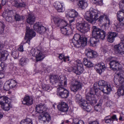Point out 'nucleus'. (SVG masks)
Returning <instances> with one entry per match:
<instances>
[{
    "label": "nucleus",
    "mask_w": 124,
    "mask_h": 124,
    "mask_svg": "<svg viewBox=\"0 0 124 124\" xmlns=\"http://www.w3.org/2000/svg\"><path fill=\"white\" fill-rule=\"evenodd\" d=\"M98 13L97 11L95 10H90L86 12L84 17L85 19L89 23L92 24H94L95 22L98 19V21L101 23L103 21V19L106 21V23L108 25L110 24V21L108 16L105 14L101 16L98 17Z\"/></svg>",
    "instance_id": "obj_1"
},
{
    "label": "nucleus",
    "mask_w": 124,
    "mask_h": 124,
    "mask_svg": "<svg viewBox=\"0 0 124 124\" xmlns=\"http://www.w3.org/2000/svg\"><path fill=\"white\" fill-rule=\"evenodd\" d=\"M92 30L93 37L90 39V45L94 46H96L97 43L99 42V39L102 40L105 39L106 33L104 31L96 26L92 27Z\"/></svg>",
    "instance_id": "obj_2"
},
{
    "label": "nucleus",
    "mask_w": 124,
    "mask_h": 124,
    "mask_svg": "<svg viewBox=\"0 0 124 124\" xmlns=\"http://www.w3.org/2000/svg\"><path fill=\"white\" fill-rule=\"evenodd\" d=\"M45 105L40 103L37 105L36 107V111L41 114L39 116V120L45 122L46 121L48 122L51 120V117L48 114L46 111V108Z\"/></svg>",
    "instance_id": "obj_3"
},
{
    "label": "nucleus",
    "mask_w": 124,
    "mask_h": 124,
    "mask_svg": "<svg viewBox=\"0 0 124 124\" xmlns=\"http://www.w3.org/2000/svg\"><path fill=\"white\" fill-rule=\"evenodd\" d=\"M60 81L61 82L58 84L57 94L62 98H66L69 96V92L64 86L67 84V79L66 77H63Z\"/></svg>",
    "instance_id": "obj_4"
},
{
    "label": "nucleus",
    "mask_w": 124,
    "mask_h": 124,
    "mask_svg": "<svg viewBox=\"0 0 124 124\" xmlns=\"http://www.w3.org/2000/svg\"><path fill=\"white\" fill-rule=\"evenodd\" d=\"M87 39L85 36L81 37L80 35L76 34L74 35L73 38L71 40V45L77 48L82 46L83 47L86 45Z\"/></svg>",
    "instance_id": "obj_5"
},
{
    "label": "nucleus",
    "mask_w": 124,
    "mask_h": 124,
    "mask_svg": "<svg viewBox=\"0 0 124 124\" xmlns=\"http://www.w3.org/2000/svg\"><path fill=\"white\" fill-rule=\"evenodd\" d=\"M119 77L117 79L114 78V82L118 86H120L118 89L117 93L119 96L123 95L124 94V85H122L124 81V72L121 71L116 74Z\"/></svg>",
    "instance_id": "obj_6"
},
{
    "label": "nucleus",
    "mask_w": 124,
    "mask_h": 124,
    "mask_svg": "<svg viewBox=\"0 0 124 124\" xmlns=\"http://www.w3.org/2000/svg\"><path fill=\"white\" fill-rule=\"evenodd\" d=\"M31 53L33 56L36 57L37 61L42 60L45 57V53L43 48L40 46L31 49Z\"/></svg>",
    "instance_id": "obj_7"
},
{
    "label": "nucleus",
    "mask_w": 124,
    "mask_h": 124,
    "mask_svg": "<svg viewBox=\"0 0 124 124\" xmlns=\"http://www.w3.org/2000/svg\"><path fill=\"white\" fill-rule=\"evenodd\" d=\"M100 92L98 91V89L95 88L94 87L93 88L91 89L90 92L86 95V99L89 103L93 104L95 102V98L94 97V95L97 96H100Z\"/></svg>",
    "instance_id": "obj_8"
},
{
    "label": "nucleus",
    "mask_w": 124,
    "mask_h": 124,
    "mask_svg": "<svg viewBox=\"0 0 124 124\" xmlns=\"http://www.w3.org/2000/svg\"><path fill=\"white\" fill-rule=\"evenodd\" d=\"M77 29L81 32L85 34L90 29V25L87 23L79 22L76 24Z\"/></svg>",
    "instance_id": "obj_9"
},
{
    "label": "nucleus",
    "mask_w": 124,
    "mask_h": 124,
    "mask_svg": "<svg viewBox=\"0 0 124 124\" xmlns=\"http://www.w3.org/2000/svg\"><path fill=\"white\" fill-rule=\"evenodd\" d=\"M82 88V84L80 82L73 79L71 81L70 88L72 91L76 92Z\"/></svg>",
    "instance_id": "obj_10"
},
{
    "label": "nucleus",
    "mask_w": 124,
    "mask_h": 124,
    "mask_svg": "<svg viewBox=\"0 0 124 124\" xmlns=\"http://www.w3.org/2000/svg\"><path fill=\"white\" fill-rule=\"evenodd\" d=\"M77 66H75L73 68H71V69H72V71L76 74L80 75L84 70L83 65L80 60H77Z\"/></svg>",
    "instance_id": "obj_11"
},
{
    "label": "nucleus",
    "mask_w": 124,
    "mask_h": 124,
    "mask_svg": "<svg viewBox=\"0 0 124 124\" xmlns=\"http://www.w3.org/2000/svg\"><path fill=\"white\" fill-rule=\"evenodd\" d=\"M26 33L25 34V39H27L26 42L29 44L30 43V40L35 36L36 33L32 30L31 29L30 27H27Z\"/></svg>",
    "instance_id": "obj_12"
},
{
    "label": "nucleus",
    "mask_w": 124,
    "mask_h": 124,
    "mask_svg": "<svg viewBox=\"0 0 124 124\" xmlns=\"http://www.w3.org/2000/svg\"><path fill=\"white\" fill-rule=\"evenodd\" d=\"M54 24L56 27H60L63 25H66L67 22L64 19L61 18L59 17H55L53 18Z\"/></svg>",
    "instance_id": "obj_13"
},
{
    "label": "nucleus",
    "mask_w": 124,
    "mask_h": 124,
    "mask_svg": "<svg viewBox=\"0 0 124 124\" xmlns=\"http://www.w3.org/2000/svg\"><path fill=\"white\" fill-rule=\"evenodd\" d=\"M121 40L122 42L115 46L114 50L116 53H119L123 55L124 54V39L123 40L121 39Z\"/></svg>",
    "instance_id": "obj_14"
},
{
    "label": "nucleus",
    "mask_w": 124,
    "mask_h": 124,
    "mask_svg": "<svg viewBox=\"0 0 124 124\" xmlns=\"http://www.w3.org/2000/svg\"><path fill=\"white\" fill-rule=\"evenodd\" d=\"M62 33L66 36H68L71 34L72 32V29L71 26L69 25H63L61 27Z\"/></svg>",
    "instance_id": "obj_15"
},
{
    "label": "nucleus",
    "mask_w": 124,
    "mask_h": 124,
    "mask_svg": "<svg viewBox=\"0 0 124 124\" xmlns=\"http://www.w3.org/2000/svg\"><path fill=\"white\" fill-rule=\"evenodd\" d=\"M110 60L109 64L110 67L111 69L113 70H116L119 68V63L116 61V58L114 57H110L109 58Z\"/></svg>",
    "instance_id": "obj_16"
},
{
    "label": "nucleus",
    "mask_w": 124,
    "mask_h": 124,
    "mask_svg": "<svg viewBox=\"0 0 124 124\" xmlns=\"http://www.w3.org/2000/svg\"><path fill=\"white\" fill-rule=\"evenodd\" d=\"M34 30L40 34L45 33L46 30L45 27L40 24L39 22L36 23L33 26Z\"/></svg>",
    "instance_id": "obj_17"
},
{
    "label": "nucleus",
    "mask_w": 124,
    "mask_h": 124,
    "mask_svg": "<svg viewBox=\"0 0 124 124\" xmlns=\"http://www.w3.org/2000/svg\"><path fill=\"white\" fill-rule=\"evenodd\" d=\"M88 102L84 100L79 102L80 106L84 109H85L87 112H89L91 110L90 106L88 105Z\"/></svg>",
    "instance_id": "obj_18"
},
{
    "label": "nucleus",
    "mask_w": 124,
    "mask_h": 124,
    "mask_svg": "<svg viewBox=\"0 0 124 124\" xmlns=\"http://www.w3.org/2000/svg\"><path fill=\"white\" fill-rule=\"evenodd\" d=\"M95 68L97 72L101 74L105 70L106 67L104 64L103 62H101L96 66Z\"/></svg>",
    "instance_id": "obj_19"
},
{
    "label": "nucleus",
    "mask_w": 124,
    "mask_h": 124,
    "mask_svg": "<svg viewBox=\"0 0 124 124\" xmlns=\"http://www.w3.org/2000/svg\"><path fill=\"white\" fill-rule=\"evenodd\" d=\"M58 108L61 112H66L68 109V107L66 103L63 102H62L58 105Z\"/></svg>",
    "instance_id": "obj_20"
},
{
    "label": "nucleus",
    "mask_w": 124,
    "mask_h": 124,
    "mask_svg": "<svg viewBox=\"0 0 124 124\" xmlns=\"http://www.w3.org/2000/svg\"><path fill=\"white\" fill-rule=\"evenodd\" d=\"M22 102L25 105H30L33 103V99L32 97L29 96H25L23 100L22 101Z\"/></svg>",
    "instance_id": "obj_21"
},
{
    "label": "nucleus",
    "mask_w": 124,
    "mask_h": 124,
    "mask_svg": "<svg viewBox=\"0 0 124 124\" xmlns=\"http://www.w3.org/2000/svg\"><path fill=\"white\" fill-rule=\"evenodd\" d=\"M63 77H62L60 78L59 79L58 76L57 75H51L50 77V82L52 83L53 84H54V83L55 84H56L58 85V84L61 82L60 80L61 78Z\"/></svg>",
    "instance_id": "obj_22"
},
{
    "label": "nucleus",
    "mask_w": 124,
    "mask_h": 124,
    "mask_svg": "<svg viewBox=\"0 0 124 124\" xmlns=\"http://www.w3.org/2000/svg\"><path fill=\"white\" fill-rule=\"evenodd\" d=\"M0 60L3 61L7 60L9 55L8 52L6 50H1L0 51Z\"/></svg>",
    "instance_id": "obj_23"
},
{
    "label": "nucleus",
    "mask_w": 124,
    "mask_h": 124,
    "mask_svg": "<svg viewBox=\"0 0 124 124\" xmlns=\"http://www.w3.org/2000/svg\"><path fill=\"white\" fill-rule=\"evenodd\" d=\"M99 89L104 93L108 94L111 90L110 85L108 84L104 86L99 88Z\"/></svg>",
    "instance_id": "obj_24"
},
{
    "label": "nucleus",
    "mask_w": 124,
    "mask_h": 124,
    "mask_svg": "<svg viewBox=\"0 0 124 124\" xmlns=\"http://www.w3.org/2000/svg\"><path fill=\"white\" fill-rule=\"evenodd\" d=\"M117 34L115 32H111L109 33L107 37L108 41L110 43H112L114 40L115 38L117 36Z\"/></svg>",
    "instance_id": "obj_25"
},
{
    "label": "nucleus",
    "mask_w": 124,
    "mask_h": 124,
    "mask_svg": "<svg viewBox=\"0 0 124 124\" xmlns=\"http://www.w3.org/2000/svg\"><path fill=\"white\" fill-rule=\"evenodd\" d=\"M54 6L56 10L59 12H62L63 7L61 4L59 2H56L54 3Z\"/></svg>",
    "instance_id": "obj_26"
},
{
    "label": "nucleus",
    "mask_w": 124,
    "mask_h": 124,
    "mask_svg": "<svg viewBox=\"0 0 124 124\" xmlns=\"http://www.w3.org/2000/svg\"><path fill=\"white\" fill-rule=\"evenodd\" d=\"M78 6L80 8L83 9L87 7L88 4L85 0H79Z\"/></svg>",
    "instance_id": "obj_27"
},
{
    "label": "nucleus",
    "mask_w": 124,
    "mask_h": 124,
    "mask_svg": "<svg viewBox=\"0 0 124 124\" xmlns=\"http://www.w3.org/2000/svg\"><path fill=\"white\" fill-rule=\"evenodd\" d=\"M35 17L32 15H28L26 21L27 23L30 24H32L35 21Z\"/></svg>",
    "instance_id": "obj_28"
},
{
    "label": "nucleus",
    "mask_w": 124,
    "mask_h": 124,
    "mask_svg": "<svg viewBox=\"0 0 124 124\" xmlns=\"http://www.w3.org/2000/svg\"><path fill=\"white\" fill-rule=\"evenodd\" d=\"M9 100V99L6 96H0V104H3L4 103H8Z\"/></svg>",
    "instance_id": "obj_29"
},
{
    "label": "nucleus",
    "mask_w": 124,
    "mask_h": 124,
    "mask_svg": "<svg viewBox=\"0 0 124 124\" xmlns=\"http://www.w3.org/2000/svg\"><path fill=\"white\" fill-rule=\"evenodd\" d=\"M117 19L119 21V23L116 26V30L117 31L120 32V31H118V29L121 28L123 26H124V18Z\"/></svg>",
    "instance_id": "obj_30"
},
{
    "label": "nucleus",
    "mask_w": 124,
    "mask_h": 124,
    "mask_svg": "<svg viewBox=\"0 0 124 124\" xmlns=\"http://www.w3.org/2000/svg\"><path fill=\"white\" fill-rule=\"evenodd\" d=\"M78 14L77 11L74 9L70 10L69 13V16L70 18H75L77 17Z\"/></svg>",
    "instance_id": "obj_31"
},
{
    "label": "nucleus",
    "mask_w": 124,
    "mask_h": 124,
    "mask_svg": "<svg viewBox=\"0 0 124 124\" xmlns=\"http://www.w3.org/2000/svg\"><path fill=\"white\" fill-rule=\"evenodd\" d=\"M83 63L86 67H91L93 66V63L90 61H88L86 58H84Z\"/></svg>",
    "instance_id": "obj_32"
},
{
    "label": "nucleus",
    "mask_w": 124,
    "mask_h": 124,
    "mask_svg": "<svg viewBox=\"0 0 124 124\" xmlns=\"http://www.w3.org/2000/svg\"><path fill=\"white\" fill-rule=\"evenodd\" d=\"M28 60L27 58L22 57L20 59L19 61V64L21 66H23L26 64Z\"/></svg>",
    "instance_id": "obj_33"
},
{
    "label": "nucleus",
    "mask_w": 124,
    "mask_h": 124,
    "mask_svg": "<svg viewBox=\"0 0 124 124\" xmlns=\"http://www.w3.org/2000/svg\"><path fill=\"white\" fill-rule=\"evenodd\" d=\"M1 107L5 111H8L10 109V108H11L12 105L10 103H8V104H4V103L3 104H1Z\"/></svg>",
    "instance_id": "obj_34"
},
{
    "label": "nucleus",
    "mask_w": 124,
    "mask_h": 124,
    "mask_svg": "<svg viewBox=\"0 0 124 124\" xmlns=\"http://www.w3.org/2000/svg\"><path fill=\"white\" fill-rule=\"evenodd\" d=\"M92 50L89 48L86 49L85 50V52L86 55L89 58H92Z\"/></svg>",
    "instance_id": "obj_35"
},
{
    "label": "nucleus",
    "mask_w": 124,
    "mask_h": 124,
    "mask_svg": "<svg viewBox=\"0 0 124 124\" xmlns=\"http://www.w3.org/2000/svg\"><path fill=\"white\" fill-rule=\"evenodd\" d=\"M107 82L103 80H101L98 82V85L99 88L108 85Z\"/></svg>",
    "instance_id": "obj_36"
},
{
    "label": "nucleus",
    "mask_w": 124,
    "mask_h": 124,
    "mask_svg": "<svg viewBox=\"0 0 124 124\" xmlns=\"http://www.w3.org/2000/svg\"><path fill=\"white\" fill-rule=\"evenodd\" d=\"M14 18L16 21L23 20L25 19L23 16H20L18 14H16L14 16Z\"/></svg>",
    "instance_id": "obj_37"
},
{
    "label": "nucleus",
    "mask_w": 124,
    "mask_h": 124,
    "mask_svg": "<svg viewBox=\"0 0 124 124\" xmlns=\"http://www.w3.org/2000/svg\"><path fill=\"white\" fill-rule=\"evenodd\" d=\"M20 124H32L31 120L27 118L22 120L20 122Z\"/></svg>",
    "instance_id": "obj_38"
},
{
    "label": "nucleus",
    "mask_w": 124,
    "mask_h": 124,
    "mask_svg": "<svg viewBox=\"0 0 124 124\" xmlns=\"http://www.w3.org/2000/svg\"><path fill=\"white\" fill-rule=\"evenodd\" d=\"M8 84H9L11 88L15 87L16 85V83L15 81L13 79L8 80Z\"/></svg>",
    "instance_id": "obj_39"
},
{
    "label": "nucleus",
    "mask_w": 124,
    "mask_h": 124,
    "mask_svg": "<svg viewBox=\"0 0 124 124\" xmlns=\"http://www.w3.org/2000/svg\"><path fill=\"white\" fill-rule=\"evenodd\" d=\"M117 16V19L124 18V11L121 10L118 12Z\"/></svg>",
    "instance_id": "obj_40"
},
{
    "label": "nucleus",
    "mask_w": 124,
    "mask_h": 124,
    "mask_svg": "<svg viewBox=\"0 0 124 124\" xmlns=\"http://www.w3.org/2000/svg\"><path fill=\"white\" fill-rule=\"evenodd\" d=\"M42 87L44 90L49 91L52 89V88L48 84H43L42 85Z\"/></svg>",
    "instance_id": "obj_41"
},
{
    "label": "nucleus",
    "mask_w": 124,
    "mask_h": 124,
    "mask_svg": "<svg viewBox=\"0 0 124 124\" xmlns=\"http://www.w3.org/2000/svg\"><path fill=\"white\" fill-rule=\"evenodd\" d=\"M12 13V11H6L5 10L3 13L2 16L3 17L6 18L7 17L10 16L11 13Z\"/></svg>",
    "instance_id": "obj_42"
},
{
    "label": "nucleus",
    "mask_w": 124,
    "mask_h": 124,
    "mask_svg": "<svg viewBox=\"0 0 124 124\" xmlns=\"http://www.w3.org/2000/svg\"><path fill=\"white\" fill-rule=\"evenodd\" d=\"M12 55L15 59H16L18 57V53L16 51H12Z\"/></svg>",
    "instance_id": "obj_43"
},
{
    "label": "nucleus",
    "mask_w": 124,
    "mask_h": 124,
    "mask_svg": "<svg viewBox=\"0 0 124 124\" xmlns=\"http://www.w3.org/2000/svg\"><path fill=\"white\" fill-rule=\"evenodd\" d=\"M3 88L4 90L6 91H8L10 88H11L9 84H8V81H7L6 83H5Z\"/></svg>",
    "instance_id": "obj_44"
},
{
    "label": "nucleus",
    "mask_w": 124,
    "mask_h": 124,
    "mask_svg": "<svg viewBox=\"0 0 124 124\" xmlns=\"http://www.w3.org/2000/svg\"><path fill=\"white\" fill-rule=\"evenodd\" d=\"M5 26L3 23L2 22H0V34H2L4 30V28Z\"/></svg>",
    "instance_id": "obj_45"
},
{
    "label": "nucleus",
    "mask_w": 124,
    "mask_h": 124,
    "mask_svg": "<svg viewBox=\"0 0 124 124\" xmlns=\"http://www.w3.org/2000/svg\"><path fill=\"white\" fill-rule=\"evenodd\" d=\"M119 8L121 10L124 11V0H122L119 3Z\"/></svg>",
    "instance_id": "obj_46"
},
{
    "label": "nucleus",
    "mask_w": 124,
    "mask_h": 124,
    "mask_svg": "<svg viewBox=\"0 0 124 124\" xmlns=\"http://www.w3.org/2000/svg\"><path fill=\"white\" fill-rule=\"evenodd\" d=\"M15 6L17 7H25L26 5L24 3H16L15 5Z\"/></svg>",
    "instance_id": "obj_47"
},
{
    "label": "nucleus",
    "mask_w": 124,
    "mask_h": 124,
    "mask_svg": "<svg viewBox=\"0 0 124 124\" xmlns=\"http://www.w3.org/2000/svg\"><path fill=\"white\" fill-rule=\"evenodd\" d=\"M75 99L77 102H79L83 100L82 99L81 96L79 94L76 95Z\"/></svg>",
    "instance_id": "obj_48"
},
{
    "label": "nucleus",
    "mask_w": 124,
    "mask_h": 124,
    "mask_svg": "<svg viewBox=\"0 0 124 124\" xmlns=\"http://www.w3.org/2000/svg\"><path fill=\"white\" fill-rule=\"evenodd\" d=\"M93 2L97 5H102V0H92Z\"/></svg>",
    "instance_id": "obj_49"
},
{
    "label": "nucleus",
    "mask_w": 124,
    "mask_h": 124,
    "mask_svg": "<svg viewBox=\"0 0 124 124\" xmlns=\"http://www.w3.org/2000/svg\"><path fill=\"white\" fill-rule=\"evenodd\" d=\"M17 50L21 52H22L24 51L23 45L22 43L19 46V47L18 48Z\"/></svg>",
    "instance_id": "obj_50"
},
{
    "label": "nucleus",
    "mask_w": 124,
    "mask_h": 124,
    "mask_svg": "<svg viewBox=\"0 0 124 124\" xmlns=\"http://www.w3.org/2000/svg\"><path fill=\"white\" fill-rule=\"evenodd\" d=\"M109 117H110V116H106L105 118L104 119L105 120V122L106 123H109L111 122V121L112 120L111 117L110 118H109L108 119H107V118Z\"/></svg>",
    "instance_id": "obj_51"
},
{
    "label": "nucleus",
    "mask_w": 124,
    "mask_h": 124,
    "mask_svg": "<svg viewBox=\"0 0 124 124\" xmlns=\"http://www.w3.org/2000/svg\"><path fill=\"white\" fill-rule=\"evenodd\" d=\"M6 19L7 21L11 23H12L13 20L12 18L10 16L7 17L6 18Z\"/></svg>",
    "instance_id": "obj_52"
},
{
    "label": "nucleus",
    "mask_w": 124,
    "mask_h": 124,
    "mask_svg": "<svg viewBox=\"0 0 124 124\" xmlns=\"http://www.w3.org/2000/svg\"><path fill=\"white\" fill-rule=\"evenodd\" d=\"M101 104H97V105H96L94 107V108L95 109L97 112L99 111H100V108L99 107V106H100V107L101 106Z\"/></svg>",
    "instance_id": "obj_53"
},
{
    "label": "nucleus",
    "mask_w": 124,
    "mask_h": 124,
    "mask_svg": "<svg viewBox=\"0 0 124 124\" xmlns=\"http://www.w3.org/2000/svg\"><path fill=\"white\" fill-rule=\"evenodd\" d=\"M92 58L93 57H95L97 56V53L95 51L92 50Z\"/></svg>",
    "instance_id": "obj_54"
},
{
    "label": "nucleus",
    "mask_w": 124,
    "mask_h": 124,
    "mask_svg": "<svg viewBox=\"0 0 124 124\" xmlns=\"http://www.w3.org/2000/svg\"><path fill=\"white\" fill-rule=\"evenodd\" d=\"M71 124H84V123L83 121L81 120H80L77 123H73Z\"/></svg>",
    "instance_id": "obj_55"
},
{
    "label": "nucleus",
    "mask_w": 124,
    "mask_h": 124,
    "mask_svg": "<svg viewBox=\"0 0 124 124\" xmlns=\"http://www.w3.org/2000/svg\"><path fill=\"white\" fill-rule=\"evenodd\" d=\"M99 123L97 121H90L89 124H99Z\"/></svg>",
    "instance_id": "obj_56"
},
{
    "label": "nucleus",
    "mask_w": 124,
    "mask_h": 124,
    "mask_svg": "<svg viewBox=\"0 0 124 124\" xmlns=\"http://www.w3.org/2000/svg\"><path fill=\"white\" fill-rule=\"evenodd\" d=\"M4 72H0V79H1L4 77Z\"/></svg>",
    "instance_id": "obj_57"
},
{
    "label": "nucleus",
    "mask_w": 124,
    "mask_h": 124,
    "mask_svg": "<svg viewBox=\"0 0 124 124\" xmlns=\"http://www.w3.org/2000/svg\"><path fill=\"white\" fill-rule=\"evenodd\" d=\"M5 67H2L1 65L0 66V72H4L3 70L5 69Z\"/></svg>",
    "instance_id": "obj_58"
},
{
    "label": "nucleus",
    "mask_w": 124,
    "mask_h": 124,
    "mask_svg": "<svg viewBox=\"0 0 124 124\" xmlns=\"http://www.w3.org/2000/svg\"><path fill=\"white\" fill-rule=\"evenodd\" d=\"M59 57L61 59H63L64 57V55L63 54H60L59 56Z\"/></svg>",
    "instance_id": "obj_59"
},
{
    "label": "nucleus",
    "mask_w": 124,
    "mask_h": 124,
    "mask_svg": "<svg viewBox=\"0 0 124 124\" xmlns=\"http://www.w3.org/2000/svg\"><path fill=\"white\" fill-rule=\"evenodd\" d=\"M69 57L68 56L64 57L63 59V60L65 62H66L67 61H69Z\"/></svg>",
    "instance_id": "obj_60"
},
{
    "label": "nucleus",
    "mask_w": 124,
    "mask_h": 124,
    "mask_svg": "<svg viewBox=\"0 0 124 124\" xmlns=\"http://www.w3.org/2000/svg\"><path fill=\"white\" fill-rule=\"evenodd\" d=\"M112 118L111 119H116V120H117V119L116 118V116L115 115H113L111 117Z\"/></svg>",
    "instance_id": "obj_61"
},
{
    "label": "nucleus",
    "mask_w": 124,
    "mask_h": 124,
    "mask_svg": "<svg viewBox=\"0 0 124 124\" xmlns=\"http://www.w3.org/2000/svg\"><path fill=\"white\" fill-rule=\"evenodd\" d=\"M73 18L72 19L70 20H69V22L70 23H72L74 22L75 20V18Z\"/></svg>",
    "instance_id": "obj_62"
},
{
    "label": "nucleus",
    "mask_w": 124,
    "mask_h": 124,
    "mask_svg": "<svg viewBox=\"0 0 124 124\" xmlns=\"http://www.w3.org/2000/svg\"><path fill=\"white\" fill-rule=\"evenodd\" d=\"M6 0H2V4L3 5H4L6 3Z\"/></svg>",
    "instance_id": "obj_63"
},
{
    "label": "nucleus",
    "mask_w": 124,
    "mask_h": 124,
    "mask_svg": "<svg viewBox=\"0 0 124 124\" xmlns=\"http://www.w3.org/2000/svg\"><path fill=\"white\" fill-rule=\"evenodd\" d=\"M3 45L1 44H0V51L1 50V49L3 48Z\"/></svg>",
    "instance_id": "obj_64"
}]
</instances>
